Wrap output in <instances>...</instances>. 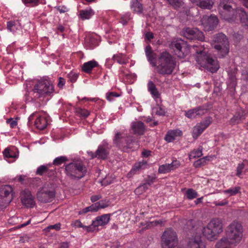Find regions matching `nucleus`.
Wrapping results in <instances>:
<instances>
[{
	"mask_svg": "<svg viewBox=\"0 0 248 248\" xmlns=\"http://www.w3.org/2000/svg\"><path fill=\"white\" fill-rule=\"evenodd\" d=\"M145 51L148 61L153 67H156L158 74L165 75L172 73L175 67L176 62L173 56L169 52H163L157 58L156 54L150 45L146 46Z\"/></svg>",
	"mask_w": 248,
	"mask_h": 248,
	"instance_id": "f257e3e1",
	"label": "nucleus"
},
{
	"mask_svg": "<svg viewBox=\"0 0 248 248\" xmlns=\"http://www.w3.org/2000/svg\"><path fill=\"white\" fill-rule=\"evenodd\" d=\"M243 227L238 222L233 221L227 228L226 238H223L216 245L217 248H231V244L239 243L242 237Z\"/></svg>",
	"mask_w": 248,
	"mask_h": 248,
	"instance_id": "f03ea898",
	"label": "nucleus"
},
{
	"mask_svg": "<svg viewBox=\"0 0 248 248\" xmlns=\"http://www.w3.org/2000/svg\"><path fill=\"white\" fill-rule=\"evenodd\" d=\"M194 48L195 50L194 57L197 63L201 67L206 68L212 73L216 72L219 67L217 59L207 54L202 47L199 48L195 46Z\"/></svg>",
	"mask_w": 248,
	"mask_h": 248,
	"instance_id": "7ed1b4c3",
	"label": "nucleus"
},
{
	"mask_svg": "<svg viewBox=\"0 0 248 248\" xmlns=\"http://www.w3.org/2000/svg\"><path fill=\"white\" fill-rule=\"evenodd\" d=\"M218 11L221 17L229 22L233 21L237 16V11L233 0H220Z\"/></svg>",
	"mask_w": 248,
	"mask_h": 248,
	"instance_id": "20e7f679",
	"label": "nucleus"
},
{
	"mask_svg": "<svg viewBox=\"0 0 248 248\" xmlns=\"http://www.w3.org/2000/svg\"><path fill=\"white\" fill-rule=\"evenodd\" d=\"M66 175L72 179H80L83 177L86 172L87 169L81 160H73L65 167Z\"/></svg>",
	"mask_w": 248,
	"mask_h": 248,
	"instance_id": "39448f33",
	"label": "nucleus"
},
{
	"mask_svg": "<svg viewBox=\"0 0 248 248\" xmlns=\"http://www.w3.org/2000/svg\"><path fill=\"white\" fill-rule=\"evenodd\" d=\"M214 41L216 43L214 48L218 52L220 58H224L229 52V42L226 36L222 33L216 34L214 37Z\"/></svg>",
	"mask_w": 248,
	"mask_h": 248,
	"instance_id": "423d86ee",
	"label": "nucleus"
},
{
	"mask_svg": "<svg viewBox=\"0 0 248 248\" xmlns=\"http://www.w3.org/2000/svg\"><path fill=\"white\" fill-rule=\"evenodd\" d=\"M170 47L180 59L184 58L190 52V48L186 42L181 38L173 39L170 44Z\"/></svg>",
	"mask_w": 248,
	"mask_h": 248,
	"instance_id": "0eeeda50",
	"label": "nucleus"
},
{
	"mask_svg": "<svg viewBox=\"0 0 248 248\" xmlns=\"http://www.w3.org/2000/svg\"><path fill=\"white\" fill-rule=\"evenodd\" d=\"M186 225L187 226V229L190 231V233L192 234L187 239L186 248H205L204 245L202 241L200 234L194 232L193 230L194 228L193 221L192 220H188L186 222Z\"/></svg>",
	"mask_w": 248,
	"mask_h": 248,
	"instance_id": "6e6552de",
	"label": "nucleus"
},
{
	"mask_svg": "<svg viewBox=\"0 0 248 248\" xmlns=\"http://www.w3.org/2000/svg\"><path fill=\"white\" fill-rule=\"evenodd\" d=\"M162 248H178V242L176 232L172 230L165 231L161 237Z\"/></svg>",
	"mask_w": 248,
	"mask_h": 248,
	"instance_id": "1a4fd4ad",
	"label": "nucleus"
},
{
	"mask_svg": "<svg viewBox=\"0 0 248 248\" xmlns=\"http://www.w3.org/2000/svg\"><path fill=\"white\" fill-rule=\"evenodd\" d=\"M13 188L9 185L2 186L0 188V209L5 208L13 200Z\"/></svg>",
	"mask_w": 248,
	"mask_h": 248,
	"instance_id": "9d476101",
	"label": "nucleus"
},
{
	"mask_svg": "<svg viewBox=\"0 0 248 248\" xmlns=\"http://www.w3.org/2000/svg\"><path fill=\"white\" fill-rule=\"evenodd\" d=\"M182 35L190 40L203 41L205 39L203 33L197 28L186 27L181 31Z\"/></svg>",
	"mask_w": 248,
	"mask_h": 248,
	"instance_id": "9b49d317",
	"label": "nucleus"
},
{
	"mask_svg": "<svg viewBox=\"0 0 248 248\" xmlns=\"http://www.w3.org/2000/svg\"><path fill=\"white\" fill-rule=\"evenodd\" d=\"M33 91L42 95L49 94L53 92L54 87L48 81H42L34 86Z\"/></svg>",
	"mask_w": 248,
	"mask_h": 248,
	"instance_id": "f8f14e48",
	"label": "nucleus"
},
{
	"mask_svg": "<svg viewBox=\"0 0 248 248\" xmlns=\"http://www.w3.org/2000/svg\"><path fill=\"white\" fill-rule=\"evenodd\" d=\"M202 25L205 31L214 30L217 27L218 20L215 16H203L201 19Z\"/></svg>",
	"mask_w": 248,
	"mask_h": 248,
	"instance_id": "ddd939ff",
	"label": "nucleus"
},
{
	"mask_svg": "<svg viewBox=\"0 0 248 248\" xmlns=\"http://www.w3.org/2000/svg\"><path fill=\"white\" fill-rule=\"evenodd\" d=\"M55 197V192L44 186L37 192V198L41 202L46 203L52 201Z\"/></svg>",
	"mask_w": 248,
	"mask_h": 248,
	"instance_id": "4468645a",
	"label": "nucleus"
},
{
	"mask_svg": "<svg viewBox=\"0 0 248 248\" xmlns=\"http://www.w3.org/2000/svg\"><path fill=\"white\" fill-rule=\"evenodd\" d=\"M212 122V118L211 117H208L201 123L197 124L193 128V138L194 139H197Z\"/></svg>",
	"mask_w": 248,
	"mask_h": 248,
	"instance_id": "2eb2a0df",
	"label": "nucleus"
},
{
	"mask_svg": "<svg viewBox=\"0 0 248 248\" xmlns=\"http://www.w3.org/2000/svg\"><path fill=\"white\" fill-rule=\"evenodd\" d=\"M21 200L23 204L27 207H32L34 205V198L29 190H24L21 192Z\"/></svg>",
	"mask_w": 248,
	"mask_h": 248,
	"instance_id": "dca6fc26",
	"label": "nucleus"
},
{
	"mask_svg": "<svg viewBox=\"0 0 248 248\" xmlns=\"http://www.w3.org/2000/svg\"><path fill=\"white\" fill-rule=\"evenodd\" d=\"M209 228L214 232L218 236L223 232V225L222 221L219 218H213L207 225Z\"/></svg>",
	"mask_w": 248,
	"mask_h": 248,
	"instance_id": "f3484780",
	"label": "nucleus"
},
{
	"mask_svg": "<svg viewBox=\"0 0 248 248\" xmlns=\"http://www.w3.org/2000/svg\"><path fill=\"white\" fill-rule=\"evenodd\" d=\"M209 228L214 232L218 236L223 232V225L222 221L219 218H213L207 225Z\"/></svg>",
	"mask_w": 248,
	"mask_h": 248,
	"instance_id": "a211bd4d",
	"label": "nucleus"
},
{
	"mask_svg": "<svg viewBox=\"0 0 248 248\" xmlns=\"http://www.w3.org/2000/svg\"><path fill=\"white\" fill-rule=\"evenodd\" d=\"M125 140L126 145L122 146V150L124 152H128L129 150L134 151L139 147L138 142L132 136H127Z\"/></svg>",
	"mask_w": 248,
	"mask_h": 248,
	"instance_id": "6ab92c4d",
	"label": "nucleus"
},
{
	"mask_svg": "<svg viewBox=\"0 0 248 248\" xmlns=\"http://www.w3.org/2000/svg\"><path fill=\"white\" fill-rule=\"evenodd\" d=\"M109 154V151L108 148L105 145H100L94 153H92V157H97L98 159L105 160L107 158Z\"/></svg>",
	"mask_w": 248,
	"mask_h": 248,
	"instance_id": "aec40b11",
	"label": "nucleus"
},
{
	"mask_svg": "<svg viewBox=\"0 0 248 248\" xmlns=\"http://www.w3.org/2000/svg\"><path fill=\"white\" fill-rule=\"evenodd\" d=\"M180 163L177 160L173 161L170 164H166L159 166L158 172L160 173H166L174 170L180 166Z\"/></svg>",
	"mask_w": 248,
	"mask_h": 248,
	"instance_id": "412c9836",
	"label": "nucleus"
},
{
	"mask_svg": "<svg viewBox=\"0 0 248 248\" xmlns=\"http://www.w3.org/2000/svg\"><path fill=\"white\" fill-rule=\"evenodd\" d=\"M131 128L133 134L138 135H143L146 131L145 126L141 121L133 122Z\"/></svg>",
	"mask_w": 248,
	"mask_h": 248,
	"instance_id": "4be33fe9",
	"label": "nucleus"
},
{
	"mask_svg": "<svg viewBox=\"0 0 248 248\" xmlns=\"http://www.w3.org/2000/svg\"><path fill=\"white\" fill-rule=\"evenodd\" d=\"M190 1L203 9L210 10L212 8L213 5L212 0H190Z\"/></svg>",
	"mask_w": 248,
	"mask_h": 248,
	"instance_id": "5701e85b",
	"label": "nucleus"
},
{
	"mask_svg": "<svg viewBox=\"0 0 248 248\" xmlns=\"http://www.w3.org/2000/svg\"><path fill=\"white\" fill-rule=\"evenodd\" d=\"M202 233L208 240L211 241L216 240L218 236L216 233H214V232L211 230L208 226L203 228Z\"/></svg>",
	"mask_w": 248,
	"mask_h": 248,
	"instance_id": "b1692460",
	"label": "nucleus"
},
{
	"mask_svg": "<svg viewBox=\"0 0 248 248\" xmlns=\"http://www.w3.org/2000/svg\"><path fill=\"white\" fill-rule=\"evenodd\" d=\"M237 15L238 14L241 22L244 26H248V16L242 8H236Z\"/></svg>",
	"mask_w": 248,
	"mask_h": 248,
	"instance_id": "393cba45",
	"label": "nucleus"
},
{
	"mask_svg": "<svg viewBox=\"0 0 248 248\" xmlns=\"http://www.w3.org/2000/svg\"><path fill=\"white\" fill-rule=\"evenodd\" d=\"M110 219L109 214H105L96 218L94 221L95 223L98 227L99 225L102 226L107 224Z\"/></svg>",
	"mask_w": 248,
	"mask_h": 248,
	"instance_id": "a878e982",
	"label": "nucleus"
},
{
	"mask_svg": "<svg viewBox=\"0 0 248 248\" xmlns=\"http://www.w3.org/2000/svg\"><path fill=\"white\" fill-rule=\"evenodd\" d=\"M98 63L96 61H91L83 64L82 66V70L87 73H89L93 68L96 67Z\"/></svg>",
	"mask_w": 248,
	"mask_h": 248,
	"instance_id": "bb28decb",
	"label": "nucleus"
},
{
	"mask_svg": "<svg viewBox=\"0 0 248 248\" xmlns=\"http://www.w3.org/2000/svg\"><path fill=\"white\" fill-rule=\"evenodd\" d=\"M148 89L153 96L155 98H159L160 93H159L155 85L151 80L149 81L148 83Z\"/></svg>",
	"mask_w": 248,
	"mask_h": 248,
	"instance_id": "cd10ccee",
	"label": "nucleus"
},
{
	"mask_svg": "<svg viewBox=\"0 0 248 248\" xmlns=\"http://www.w3.org/2000/svg\"><path fill=\"white\" fill-rule=\"evenodd\" d=\"M94 14L92 9L82 10L79 11V16L82 20L89 19Z\"/></svg>",
	"mask_w": 248,
	"mask_h": 248,
	"instance_id": "c85d7f7f",
	"label": "nucleus"
},
{
	"mask_svg": "<svg viewBox=\"0 0 248 248\" xmlns=\"http://www.w3.org/2000/svg\"><path fill=\"white\" fill-rule=\"evenodd\" d=\"M35 125L38 129L43 130L46 127L47 121L45 118L39 117L36 119Z\"/></svg>",
	"mask_w": 248,
	"mask_h": 248,
	"instance_id": "c756f323",
	"label": "nucleus"
},
{
	"mask_svg": "<svg viewBox=\"0 0 248 248\" xmlns=\"http://www.w3.org/2000/svg\"><path fill=\"white\" fill-rule=\"evenodd\" d=\"M244 119V114L243 111H239L237 112L233 117L230 120V123L232 124H235L239 123L240 121Z\"/></svg>",
	"mask_w": 248,
	"mask_h": 248,
	"instance_id": "7c9ffc66",
	"label": "nucleus"
},
{
	"mask_svg": "<svg viewBox=\"0 0 248 248\" xmlns=\"http://www.w3.org/2000/svg\"><path fill=\"white\" fill-rule=\"evenodd\" d=\"M210 109V106L204 105L195 108L197 116H202L207 112Z\"/></svg>",
	"mask_w": 248,
	"mask_h": 248,
	"instance_id": "2f4dec72",
	"label": "nucleus"
},
{
	"mask_svg": "<svg viewBox=\"0 0 248 248\" xmlns=\"http://www.w3.org/2000/svg\"><path fill=\"white\" fill-rule=\"evenodd\" d=\"M132 8L133 11L138 14H141L143 11L142 4L138 1V0H132Z\"/></svg>",
	"mask_w": 248,
	"mask_h": 248,
	"instance_id": "473e14b6",
	"label": "nucleus"
},
{
	"mask_svg": "<svg viewBox=\"0 0 248 248\" xmlns=\"http://www.w3.org/2000/svg\"><path fill=\"white\" fill-rule=\"evenodd\" d=\"M202 147L199 146L196 150H193L189 154V158L191 160L192 158H195L201 157L202 155Z\"/></svg>",
	"mask_w": 248,
	"mask_h": 248,
	"instance_id": "72a5a7b5",
	"label": "nucleus"
},
{
	"mask_svg": "<svg viewBox=\"0 0 248 248\" xmlns=\"http://www.w3.org/2000/svg\"><path fill=\"white\" fill-rule=\"evenodd\" d=\"M51 165L49 164L46 165H41L36 170V174L40 176H43L46 175L47 172V169L48 167H51Z\"/></svg>",
	"mask_w": 248,
	"mask_h": 248,
	"instance_id": "f704fd0d",
	"label": "nucleus"
},
{
	"mask_svg": "<svg viewBox=\"0 0 248 248\" xmlns=\"http://www.w3.org/2000/svg\"><path fill=\"white\" fill-rule=\"evenodd\" d=\"M177 130L168 131L165 136V140L168 142H171L175 140Z\"/></svg>",
	"mask_w": 248,
	"mask_h": 248,
	"instance_id": "c9c22d12",
	"label": "nucleus"
},
{
	"mask_svg": "<svg viewBox=\"0 0 248 248\" xmlns=\"http://www.w3.org/2000/svg\"><path fill=\"white\" fill-rule=\"evenodd\" d=\"M165 222L166 221L162 220L148 222L146 223L147 225L145 227V228L149 229L152 226H156L157 225L163 226H164Z\"/></svg>",
	"mask_w": 248,
	"mask_h": 248,
	"instance_id": "e433bc0d",
	"label": "nucleus"
},
{
	"mask_svg": "<svg viewBox=\"0 0 248 248\" xmlns=\"http://www.w3.org/2000/svg\"><path fill=\"white\" fill-rule=\"evenodd\" d=\"M113 60L121 64H124L127 63V60L122 54L114 55Z\"/></svg>",
	"mask_w": 248,
	"mask_h": 248,
	"instance_id": "4c0bfd02",
	"label": "nucleus"
},
{
	"mask_svg": "<svg viewBox=\"0 0 248 248\" xmlns=\"http://www.w3.org/2000/svg\"><path fill=\"white\" fill-rule=\"evenodd\" d=\"M246 166H248V160H244L242 163H240L238 164V167L237 168V172L236 175L238 177H240L242 173V171L243 169H244L245 167Z\"/></svg>",
	"mask_w": 248,
	"mask_h": 248,
	"instance_id": "58836bf2",
	"label": "nucleus"
},
{
	"mask_svg": "<svg viewBox=\"0 0 248 248\" xmlns=\"http://www.w3.org/2000/svg\"><path fill=\"white\" fill-rule=\"evenodd\" d=\"M186 195L188 199L192 200L197 197L198 193L195 190L189 188L186 191Z\"/></svg>",
	"mask_w": 248,
	"mask_h": 248,
	"instance_id": "ea45409f",
	"label": "nucleus"
},
{
	"mask_svg": "<svg viewBox=\"0 0 248 248\" xmlns=\"http://www.w3.org/2000/svg\"><path fill=\"white\" fill-rule=\"evenodd\" d=\"M169 3L174 9H178L183 5V2L182 0H167Z\"/></svg>",
	"mask_w": 248,
	"mask_h": 248,
	"instance_id": "a19ab883",
	"label": "nucleus"
},
{
	"mask_svg": "<svg viewBox=\"0 0 248 248\" xmlns=\"http://www.w3.org/2000/svg\"><path fill=\"white\" fill-rule=\"evenodd\" d=\"M207 160H209L208 156L203 157L201 158L194 163V166L195 168H199L201 166L204 165L206 163Z\"/></svg>",
	"mask_w": 248,
	"mask_h": 248,
	"instance_id": "79ce46f5",
	"label": "nucleus"
},
{
	"mask_svg": "<svg viewBox=\"0 0 248 248\" xmlns=\"http://www.w3.org/2000/svg\"><path fill=\"white\" fill-rule=\"evenodd\" d=\"M76 113L79 116L83 118H86L90 114V112L87 110L81 108H78L76 109Z\"/></svg>",
	"mask_w": 248,
	"mask_h": 248,
	"instance_id": "37998d69",
	"label": "nucleus"
},
{
	"mask_svg": "<svg viewBox=\"0 0 248 248\" xmlns=\"http://www.w3.org/2000/svg\"><path fill=\"white\" fill-rule=\"evenodd\" d=\"M67 161V158L65 156H60L56 158L53 162V164L56 166L61 165Z\"/></svg>",
	"mask_w": 248,
	"mask_h": 248,
	"instance_id": "c03bdc74",
	"label": "nucleus"
},
{
	"mask_svg": "<svg viewBox=\"0 0 248 248\" xmlns=\"http://www.w3.org/2000/svg\"><path fill=\"white\" fill-rule=\"evenodd\" d=\"M122 137L121 136V134L120 132H118L116 134L114 139L113 140V142L119 148L122 149V145L120 143V140L122 139Z\"/></svg>",
	"mask_w": 248,
	"mask_h": 248,
	"instance_id": "a18cd8bd",
	"label": "nucleus"
},
{
	"mask_svg": "<svg viewBox=\"0 0 248 248\" xmlns=\"http://www.w3.org/2000/svg\"><path fill=\"white\" fill-rule=\"evenodd\" d=\"M97 209L98 210L100 208H105L109 205L108 201L102 200L95 203Z\"/></svg>",
	"mask_w": 248,
	"mask_h": 248,
	"instance_id": "49530a36",
	"label": "nucleus"
},
{
	"mask_svg": "<svg viewBox=\"0 0 248 248\" xmlns=\"http://www.w3.org/2000/svg\"><path fill=\"white\" fill-rule=\"evenodd\" d=\"M146 165L147 162L146 161L140 162L138 163H136L134 166V168L131 170V172L143 169V166H146Z\"/></svg>",
	"mask_w": 248,
	"mask_h": 248,
	"instance_id": "de8ad7c7",
	"label": "nucleus"
},
{
	"mask_svg": "<svg viewBox=\"0 0 248 248\" xmlns=\"http://www.w3.org/2000/svg\"><path fill=\"white\" fill-rule=\"evenodd\" d=\"M195 108L186 111L185 115L188 118L192 119L195 118L197 115Z\"/></svg>",
	"mask_w": 248,
	"mask_h": 248,
	"instance_id": "09e8293b",
	"label": "nucleus"
},
{
	"mask_svg": "<svg viewBox=\"0 0 248 248\" xmlns=\"http://www.w3.org/2000/svg\"><path fill=\"white\" fill-rule=\"evenodd\" d=\"M240 187L239 186L235 187L233 188L229 189L224 191L225 193H229L231 195H234L240 192Z\"/></svg>",
	"mask_w": 248,
	"mask_h": 248,
	"instance_id": "8fccbe9b",
	"label": "nucleus"
},
{
	"mask_svg": "<svg viewBox=\"0 0 248 248\" xmlns=\"http://www.w3.org/2000/svg\"><path fill=\"white\" fill-rule=\"evenodd\" d=\"M3 153V155L6 158H14L16 157L14 153L8 148H6Z\"/></svg>",
	"mask_w": 248,
	"mask_h": 248,
	"instance_id": "3c124183",
	"label": "nucleus"
},
{
	"mask_svg": "<svg viewBox=\"0 0 248 248\" xmlns=\"http://www.w3.org/2000/svg\"><path fill=\"white\" fill-rule=\"evenodd\" d=\"M50 167H48L47 170L46 171L47 172H46L45 175L48 178H52L56 176V171L55 169H50Z\"/></svg>",
	"mask_w": 248,
	"mask_h": 248,
	"instance_id": "603ef678",
	"label": "nucleus"
},
{
	"mask_svg": "<svg viewBox=\"0 0 248 248\" xmlns=\"http://www.w3.org/2000/svg\"><path fill=\"white\" fill-rule=\"evenodd\" d=\"M148 184L144 183L143 185L140 186L135 190V192H143L148 188Z\"/></svg>",
	"mask_w": 248,
	"mask_h": 248,
	"instance_id": "864d4df0",
	"label": "nucleus"
},
{
	"mask_svg": "<svg viewBox=\"0 0 248 248\" xmlns=\"http://www.w3.org/2000/svg\"><path fill=\"white\" fill-rule=\"evenodd\" d=\"M78 75L77 73H70L68 75V77L70 80L72 82H75L78 78Z\"/></svg>",
	"mask_w": 248,
	"mask_h": 248,
	"instance_id": "5fc2aeb1",
	"label": "nucleus"
},
{
	"mask_svg": "<svg viewBox=\"0 0 248 248\" xmlns=\"http://www.w3.org/2000/svg\"><path fill=\"white\" fill-rule=\"evenodd\" d=\"M61 228V224L57 223L52 225H49L46 229V230L49 232L50 229H55L56 231H58Z\"/></svg>",
	"mask_w": 248,
	"mask_h": 248,
	"instance_id": "6e6d98bb",
	"label": "nucleus"
},
{
	"mask_svg": "<svg viewBox=\"0 0 248 248\" xmlns=\"http://www.w3.org/2000/svg\"><path fill=\"white\" fill-rule=\"evenodd\" d=\"M156 177L155 176H148L147 178L145 179V183L148 184V186H150L151 184L154 182Z\"/></svg>",
	"mask_w": 248,
	"mask_h": 248,
	"instance_id": "4d7b16f0",
	"label": "nucleus"
},
{
	"mask_svg": "<svg viewBox=\"0 0 248 248\" xmlns=\"http://www.w3.org/2000/svg\"><path fill=\"white\" fill-rule=\"evenodd\" d=\"M96 227H97V226L95 223L94 221H93L92 224L87 227L86 231L88 232H93L95 230Z\"/></svg>",
	"mask_w": 248,
	"mask_h": 248,
	"instance_id": "13d9d810",
	"label": "nucleus"
},
{
	"mask_svg": "<svg viewBox=\"0 0 248 248\" xmlns=\"http://www.w3.org/2000/svg\"><path fill=\"white\" fill-rule=\"evenodd\" d=\"M130 19V15H126V16L122 17L120 19V22L123 25L127 24L128 21Z\"/></svg>",
	"mask_w": 248,
	"mask_h": 248,
	"instance_id": "bf43d9fd",
	"label": "nucleus"
},
{
	"mask_svg": "<svg viewBox=\"0 0 248 248\" xmlns=\"http://www.w3.org/2000/svg\"><path fill=\"white\" fill-rule=\"evenodd\" d=\"M119 96V94L115 92H110L108 94V95L107 96V99L108 101H111L112 98L113 97H118Z\"/></svg>",
	"mask_w": 248,
	"mask_h": 248,
	"instance_id": "052dcab7",
	"label": "nucleus"
},
{
	"mask_svg": "<svg viewBox=\"0 0 248 248\" xmlns=\"http://www.w3.org/2000/svg\"><path fill=\"white\" fill-rule=\"evenodd\" d=\"M16 23L15 21H8L7 23V28L8 30L11 31H13L12 27L15 26Z\"/></svg>",
	"mask_w": 248,
	"mask_h": 248,
	"instance_id": "680f3d73",
	"label": "nucleus"
},
{
	"mask_svg": "<svg viewBox=\"0 0 248 248\" xmlns=\"http://www.w3.org/2000/svg\"><path fill=\"white\" fill-rule=\"evenodd\" d=\"M87 208L89 212H94L98 211L95 203L87 207Z\"/></svg>",
	"mask_w": 248,
	"mask_h": 248,
	"instance_id": "e2e57ef3",
	"label": "nucleus"
},
{
	"mask_svg": "<svg viewBox=\"0 0 248 248\" xmlns=\"http://www.w3.org/2000/svg\"><path fill=\"white\" fill-rule=\"evenodd\" d=\"M154 38V34L151 32H147L145 34V39H147L149 41H150L151 39Z\"/></svg>",
	"mask_w": 248,
	"mask_h": 248,
	"instance_id": "0e129e2a",
	"label": "nucleus"
},
{
	"mask_svg": "<svg viewBox=\"0 0 248 248\" xmlns=\"http://www.w3.org/2000/svg\"><path fill=\"white\" fill-rule=\"evenodd\" d=\"M64 84H65V79H64V78H62V77L59 78V82L58 83V86L60 88H62L63 86L64 85Z\"/></svg>",
	"mask_w": 248,
	"mask_h": 248,
	"instance_id": "69168bd1",
	"label": "nucleus"
},
{
	"mask_svg": "<svg viewBox=\"0 0 248 248\" xmlns=\"http://www.w3.org/2000/svg\"><path fill=\"white\" fill-rule=\"evenodd\" d=\"M101 198L100 195H93L91 198V200L93 202H95Z\"/></svg>",
	"mask_w": 248,
	"mask_h": 248,
	"instance_id": "338daca9",
	"label": "nucleus"
},
{
	"mask_svg": "<svg viewBox=\"0 0 248 248\" xmlns=\"http://www.w3.org/2000/svg\"><path fill=\"white\" fill-rule=\"evenodd\" d=\"M165 113V110L161 108H159L156 111V114L158 115H164Z\"/></svg>",
	"mask_w": 248,
	"mask_h": 248,
	"instance_id": "774afa93",
	"label": "nucleus"
}]
</instances>
